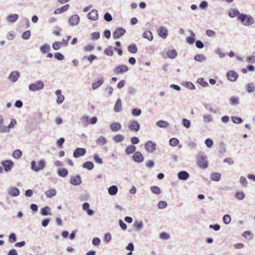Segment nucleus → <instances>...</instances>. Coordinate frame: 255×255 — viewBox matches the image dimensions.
<instances>
[{
	"label": "nucleus",
	"mask_w": 255,
	"mask_h": 255,
	"mask_svg": "<svg viewBox=\"0 0 255 255\" xmlns=\"http://www.w3.org/2000/svg\"><path fill=\"white\" fill-rule=\"evenodd\" d=\"M237 18L244 25L247 26L251 25L255 22L254 18L252 16L245 13L240 14Z\"/></svg>",
	"instance_id": "f257e3e1"
},
{
	"label": "nucleus",
	"mask_w": 255,
	"mask_h": 255,
	"mask_svg": "<svg viewBox=\"0 0 255 255\" xmlns=\"http://www.w3.org/2000/svg\"><path fill=\"white\" fill-rule=\"evenodd\" d=\"M207 157L205 154L202 152H199L197 157V165L202 169H206L208 167Z\"/></svg>",
	"instance_id": "f03ea898"
},
{
	"label": "nucleus",
	"mask_w": 255,
	"mask_h": 255,
	"mask_svg": "<svg viewBox=\"0 0 255 255\" xmlns=\"http://www.w3.org/2000/svg\"><path fill=\"white\" fill-rule=\"evenodd\" d=\"M38 166H36V162L35 160H32L31 162V169L32 170L35 172H38L40 170H43L46 166V161L43 159H40L38 162Z\"/></svg>",
	"instance_id": "7ed1b4c3"
},
{
	"label": "nucleus",
	"mask_w": 255,
	"mask_h": 255,
	"mask_svg": "<svg viewBox=\"0 0 255 255\" xmlns=\"http://www.w3.org/2000/svg\"><path fill=\"white\" fill-rule=\"evenodd\" d=\"M71 38V36H67L65 38H63L62 41H55L52 44V48L55 50H58L62 46H66L68 44L69 40Z\"/></svg>",
	"instance_id": "20e7f679"
},
{
	"label": "nucleus",
	"mask_w": 255,
	"mask_h": 255,
	"mask_svg": "<svg viewBox=\"0 0 255 255\" xmlns=\"http://www.w3.org/2000/svg\"><path fill=\"white\" fill-rule=\"evenodd\" d=\"M44 87V83L41 80H38L34 83L29 84L28 86V89L30 91L35 92L43 89Z\"/></svg>",
	"instance_id": "39448f33"
},
{
	"label": "nucleus",
	"mask_w": 255,
	"mask_h": 255,
	"mask_svg": "<svg viewBox=\"0 0 255 255\" xmlns=\"http://www.w3.org/2000/svg\"><path fill=\"white\" fill-rule=\"evenodd\" d=\"M128 128L131 131L137 132L140 129V125L136 121H130L128 123Z\"/></svg>",
	"instance_id": "423d86ee"
},
{
	"label": "nucleus",
	"mask_w": 255,
	"mask_h": 255,
	"mask_svg": "<svg viewBox=\"0 0 255 255\" xmlns=\"http://www.w3.org/2000/svg\"><path fill=\"white\" fill-rule=\"evenodd\" d=\"M6 191L8 195L10 197H17L20 194L19 190L15 187L9 186Z\"/></svg>",
	"instance_id": "0eeeda50"
},
{
	"label": "nucleus",
	"mask_w": 255,
	"mask_h": 255,
	"mask_svg": "<svg viewBox=\"0 0 255 255\" xmlns=\"http://www.w3.org/2000/svg\"><path fill=\"white\" fill-rule=\"evenodd\" d=\"M128 70V68L125 65H120L116 66L114 69V72L117 75L121 74L127 72Z\"/></svg>",
	"instance_id": "6e6552de"
},
{
	"label": "nucleus",
	"mask_w": 255,
	"mask_h": 255,
	"mask_svg": "<svg viewBox=\"0 0 255 255\" xmlns=\"http://www.w3.org/2000/svg\"><path fill=\"white\" fill-rule=\"evenodd\" d=\"M145 148L149 153H153L156 149V144L151 140L147 141L145 143Z\"/></svg>",
	"instance_id": "1a4fd4ad"
},
{
	"label": "nucleus",
	"mask_w": 255,
	"mask_h": 255,
	"mask_svg": "<svg viewBox=\"0 0 255 255\" xmlns=\"http://www.w3.org/2000/svg\"><path fill=\"white\" fill-rule=\"evenodd\" d=\"M80 21V17L77 14L72 15L68 19L69 24L71 26L77 25Z\"/></svg>",
	"instance_id": "9d476101"
},
{
	"label": "nucleus",
	"mask_w": 255,
	"mask_h": 255,
	"mask_svg": "<svg viewBox=\"0 0 255 255\" xmlns=\"http://www.w3.org/2000/svg\"><path fill=\"white\" fill-rule=\"evenodd\" d=\"M227 78L231 82H235L238 78V74L233 70L227 72L226 74Z\"/></svg>",
	"instance_id": "9b49d317"
},
{
	"label": "nucleus",
	"mask_w": 255,
	"mask_h": 255,
	"mask_svg": "<svg viewBox=\"0 0 255 255\" xmlns=\"http://www.w3.org/2000/svg\"><path fill=\"white\" fill-rule=\"evenodd\" d=\"M86 153V150L84 148L78 147L76 148L73 152V156L78 158L84 156Z\"/></svg>",
	"instance_id": "f8f14e48"
},
{
	"label": "nucleus",
	"mask_w": 255,
	"mask_h": 255,
	"mask_svg": "<svg viewBox=\"0 0 255 255\" xmlns=\"http://www.w3.org/2000/svg\"><path fill=\"white\" fill-rule=\"evenodd\" d=\"M126 32V31L124 28L119 27L113 32V37L114 39H119L123 36Z\"/></svg>",
	"instance_id": "ddd939ff"
},
{
	"label": "nucleus",
	"mask_w": 255,
	"mask_h": 255,
	"mask_svg": "<svg viewBox=\"0 0 255 255\" xmlns=\"http://www.w3.org/2000/svg\"><path fill=\"white\" fill-rule=\"evenodd\" d=\"M104 82V79L103 76L98 78L97 80H94L92 83V89L95 90L99 88Z\"/></svg>",
	"instance_id": "4468645a"
},
{
	"label": "nucleus",
	"mask_w": 255,
	"mask_h": 255,
	"mask_svg": "<svg viewBox=\"0 0 255 255\" xmlns=\"http://www.w3.org/2000/svg\"><path fill=\"white\" fill-rule=\"evenodd\" d=\"M1 164L3 167L4 170L6 172L10 171L13 165V162L10 160H6L1 162Z\"/></svg>",
	"instance_id": "2eb2a0df"
},
{
	"label": "nucleus",
	"mask_w": 255,
	"mask_h": 255,
	"mask_svg": "<svg viewBox=\"0 0 255 255\" xmlns=\"http://www.w3.org/2000/svg\"><path fill=\"white\" fill-rule=\"evenodd\" d=\"M69 182L70 184L74 186L79 185L82 183V180L80 175H77L75 176L71 177Z\"/></svg>",
	"instance_id": "dca6fc26"
},
{
	"label": "nucleus",
	"mask_w": 255,
	"mask_h": 255,
	"mask_svg": "<svg viewBox=\"0 0 255 255\" xmlns=\"http://www.w3.org/2000/svg\"><path fill=\"white\" fill-rule=\"evenodd\" d=\"M134 162L141 163L144 160V157L140 151H136L132 156Z\"/></svg>",
	"instance_id": "f3484780"
},
{
	"label": "nucleus",
	"mask_w": 255,
	"mask_h": 255,
	"mask_svg": "<svg viewBox=\"0 0 255 255\" xmlns=\"http://www.w3.org/2000/svg\"><path fill=\"white\" fill-rule=\"evenodd\" d=\"M157 32L159 36L163 39H165L168 35V30L164 26L159 27Z\"/></svg>",
	"instance_id": "a211bd4d"
},
{
	"label": "nucleus",
	"mask_w": 255,
	"mask_h": 255,
	"mask_svg": "<svg viewBox=\"0 0 255 255\" xmlns=\"http://www.w3.org/2000/svg\"><path fill=\"white\" fill-rule=\"evenodd\" d=\"M178 178L180 180L186 181L189 179L190 175L186 171H180L177 173Z\"/></svg>",
	"instance_id": "6ab92c4d"
},
{
	"label": "nucleus",
	"mask_w": 255,
	"mask_h": 255,
	"mask_svg": "<svg viewBox=\"0 0 255 255\" xmlns=\"http://www.w3.org/2000/svg\"><path fill=\"white\" fill-rule=\"evenodd\" d=\"M87 17L89 19L96 20L98 19V10L94 9L88 13Z\"/></svg>",
	"instance_id": "aec40b11"
},
{
	"label": "nucleus",
	"mask_w": 255,
	"mask_h": 255,
	"mask_svg": "<svg viewBox=\"0 0 255 255\" xmlns=\"http://www.w3.org/2000/svg\"><path fill=\"white\" fill-rule=\"evenodd\" d=\"M19 77V73L17 71L12 72L8 76L9 80L13 83L15 82Z\"/></svg>",
	"instance_id": "412c9836"
},
{
	"label": "nucleus",
	"mask_w": 255,
	"mask_h": 255,
	"mask_svg": "<svg viewBox=\"0 0 255 255\" xmlns=\"http://www.w3.org/2000/svg\"><path fill=\"white\" fill-rule=\"evenodd\" d=\"M69 7L70 5L69 4H66L65 5L55 9L54 11V13L55 14H60L67 11L69 8Z\"/></svg>",
	"instance_id": "4be33fe9"
},
{
	"label": "nucleus",
	"mask_w": 255,
	"mask_h": 255,
	"mask_svg": "<svg viewBox=\"0 0 255 255\" xmlns=\"http://www.w3.org/2000/svg\"><path fill=\"white\" fill-rule=\"evenodd\" d=\"M17 14H11L7 15L6 17L7 21L10 23H14L18 18Z\"/></svg>",
	"instance_id": "5701e85b"
},
{
	"label": "nucleus",
	"mask_w": 255,
	"mask_h": 255,
	"mask_svg": "<svg viewBox=\"0 0 255 255\" xmlns=\"http://www.w3.org/2000/svg\"><path fill=\"white\" fill-rule=\"evenodd\" d=\"M111 129L114 132H117L120 130L122 128V126L119 123H113L110 126Z\"/></svg>",
	"instance_id": "b1692460"
},
{
	"label": "nucleus",
	"mask_w": 255,
	"mask_h": 255,
	"mask_svg": "<svg viewBox=\"0 0 255 255\" xmlns=\"http://www.w3.org/2000/svg\"><path fill=\"white\" fill-rule=\"evenodd\" d=\"M122 109V103L120 98H118L116 102L114 111L116 112H120Z\"/></svg>",
	"instance_id": "393cba45"
},
{
	"label": "nucleus",
	"mask_w": 255,
	"mask_h": 255,
	"mask_svg": "<svg viewBox=\"0 0 255 255\" xmlns=\"http://www.w3.org/2000/svg\"><path fill=\"white\" fill-rule=\"evenodd\" d=\"M189 31L190 33L191 36L186 38V41L188 44H193L195 42V34L192 30H189Z\"/></svg>",
	"instance_id": "a878e982"
},
{
	"label": "nucleus",
	"mask_w": 255,
	"mask_h": 255,
	"mask_svg": "<svg viewBox=\"0 0 255 255\" xmlns=\"http://www.w3.org/2000/svg\"><path fill=\"white\" fill-rule=\"evenodd\" d=\"M118 192V188L116 185H112L108 188V193L111 196L116 195Z\"/></svg>",
	"instance_id": "bb28decb"
},
{
	"label": "nucleus",
	"mask_w": 255,
	"mask_h": 255,
	"mask_svg": "<svg viewBox=\"0 0 255 255\" xmlns=\"http://www.w3.org/2000/svg\"><path fill=\"white\" fill-rule=\"evenodd\" d=\"M135 150L136 147L134 145H130L126 148L125 152L127 155H130L134 152L135 153Z\"/></svg>",
	"instance_id": "cd10ccee"
},
{
	"label": "nucleus",
	"mask_w": 255,
	"mask_h": 255,
	"mask_svg": "<svg viewBox=\"0 0 255 255\" xmlns=\"http://www.w3.org/2000/svg\"><path fill=\"white\" fill-rule=\"evenodd\" d=\"M230 104L232 106H237L240 104V98L236 96H232L230 99Z\"/></svg>",
	"instance_id": "c85d7f7f"
},
{
	"label": "nucleus",
	"mask_w": 255,
	"mask_h": 255,
	"mask_svg": "<svg viewBox=\"0 0 255 255\" xmlns=\"http://www.w3.org/2000/svg\"><path fill=\"white\" fill-rule=\"evenodd\" d=\"M143 226V224L142 221H136L134 222L133 224V228L136 231H139L141 230Z\"/></svg>",
	"instance_id": "c756f323"
},
{
	"label": "nucleus",
	"mask_w": 255,
	"mask_h": 255,
	"mask_svg": "<svg viewBox=\"0 0 255 255\" xmlns=\"http://www.w3.org/2000/svg\"><path fill=\"white\" fill-rule=\"evenodd\" d=\"M58 175L61 177H65L68 174V170L65 168H59L57 170Z\"/></svg>",
	"instance_id": "7c9ffc66"
},
{
	"label": "nucleus",
	"mask_w": 255,
	"mask_h": 255,
	"mask_svg": "<svg viewBox=\"0 0 255 255\" xmlns=\"http://www.w3.org/2000/svg\"><path fill=\"white\" fill-rule=\"evenodd\" d=\"M230 17L232 18L235 17L236 16H239L240 14H241V13L240 12V11L237 9H231L228 13Z\"/></svg>",
	"instance_id": "2f4dec72"
},
{
	"label": "nucleus",
	"mask_w": 255,
	"mask_h": 255,
	"mask_svg": "<svg viewBox=\"0 0 255 255\" xmlns=\"http://www.w3.org/2000/svg\"><path fill=\"white\" fill-rule=\"evenodd\" d=\"M50 210V208L49 206H45L41 209L40 214L42 216L50 215H51Z\"/></svg>",
	"instance_id": "473e14b6"
},
{
	"label": "nucleus",
	"mask_w": 255,
	"mask_h": 255,
	"mask_svg": "<svg viewBox=\"0 0 255 255\" xmlns=\"http://www.w3.org/2000/svg\"><path fill=\"white\" fill-rule=\"evenodd\" d=\"M211 180L219 181L221 179V174L218 172H212L210 175Z\"/></svg>",
	"instance_id": "72a5a7b5"
},
{
	"label": "nucleus",
	"mask_w": 255,
	"mask_h": 255,
	"mask_svg": "<svg viewBox=\"0 0 255 255\" xmlns=\"http://www.w3.org/2000/svg\"><path fill=\"white\" fill-rule=\"evenodd\" d=\"M83 167L89 170H91L94 168V164L91 161H86L83 164Z\"/></svg>",
	"instance_id": "f704fd0d"
},
{
	"label": "nucleus",
	"mask_w": 255,
	"mask_h": 255,
	"mask_svg": "<svg viewBox=\"0 0 255 255\" xmlns=\"http://www.w3.org/2000/svg\"><path fill=\"white\" fill-rule=\"evenodd\" d=\"M169 124L165 121L159 120L156 123V125L161 128H166Z\"/></svg>",
	"instance_id": "c9c22d12"
},
{
	"label": "nucleus",
	"mask_w": 255,
	"mask_h": 255,
	"mask_svg": "<svg viewBox=\"0 0 255 255\" xmlns=\"http://www.w3.org/2000/svg\"><path fill=\"white\" fill-rule=\"evenodd\" d=\"M143 38L145 39H147L149 41H151L153 40V35L152 33L150 31H145L142 34Z\"/></svg>",
	"instance_id": "e433bc0d"
},
{
	"label": "nucleus",
	"mask_w": 255,
	"mask_h": 255,
	"mask_svg": "<svg viewBox=\"0 0 255 255\" xmlns=\"http://www.w3.org/2000/svg\"><path fill=\"white\" fill-rule=\"evenodd\" d=\"M40 50L42 54H45L50 50V46L48 44H44L40 46Z\"/></svg>",
	"instance_id": "4c0bfd02"
},
{
	"label": "nucleus",
	"mask_w": 255,
	"mask_h": 255,
	"mask_svg": "<svg viewBox=\"0 0 255 255\" xmlns=\"http://www.w3.org/2000/svg\"><path fill=\"white\" fill-rule=\"evenodd\" d=\"M196 61L203 62L206 60V57L203 54H197L194 57Z\"/></svg>",
	"instance_id": "58836bf2"
},
{
	"label": "nucleus",
	"mask_w": 255,
	"mask_h": 255,
	"mask_svg": "<svg viewBox=\"0 0 255 255\" xmlns=\"http://www.w3.org/2000/svg\"><path fill=\"white\" fill-rule=\"evenodd\" d=\"M47 198H52L56 194V190L55 189H51L47 190L45 193Z\"/></svg>",
	"instance_id": "ea45409f"
},
{
	"label": "nucleus",
	"mask_w": 255,
	"mask_h": 255,
	"mask_svg": "<svg viewBox=\"0 0 255 255\" xmlns=\"http://www.w3.org/2000/svg\"><path fill=\"white\" fill-rule=\"evenodd\" d=\"M177 55V53L175 49L170 50L167 52V56L169 58L174 59Z\"/></svg>",
	"instance_id": "a19ab883"
},
{
	"label": "nucleus",
	"mask_w": 255,
	"mask_h": 255,
	"mask_svg": "<svg viewBox=\"0 0 255 255\" xmlns=\"http://www.w3.org/2000/svg\"><path fill=\"white\" fill-rule=\"evenodd\" d=\"M235 197L239 200H243L245 197V194L243 191H237L235 193Z\"/></svg>",
	"instance_id": "79ce46f5"
},
{
	"label": "nucleus",
	"mask_w": 255,
	"mask_h": 255,
	"mask_svg": "<svg viewBox=\"0 0 255 255\" xmlns=\"http://www.w3.org/2000/svg\"><path fill=\"white\" fill-rule=\"evenodd\" d=\"M107 141L106 138L103 136L99 137L96 140L97 143L100 145H104L107 143Z\"/></svg>",
	"instance_id": "37998d69"
},
{
	"label": "nucleus",
	"mask_w": 255,
	"mask_h": 255,
	"mask_svg": "<svg viewBox=\"0 0 255 255\" xmlns=\"http://www.w3.org/2000/svg\"><path fill=\"white\" fill-rule=\"evenodd\" d=\"M22 155V153L20 149H16L12 152V155L15 159H19Z\"/></svg>",
	"instance_id": "c03bdc74"
},
{
	"label": "nucleus",
	"mask_w": 255,
	"mask_h": 255,
	"mask_svg": "<svg viewBox=\"0 0 255 255\" xmlns=\"http://www.w3.org/2000/svg\"><path fill=\"white\" fill-rule=\"evenodd\" d=\"M246 90L248 93H252L255 91V86L253 83H250L246 85Z\"/></svg>",
	"instance_id": "a18cd8bd"
},
{
	"label": "nucleus",
	"mask_w": 255,
	"mask_h": 255,
	"mask_svg": "<svg viewBox=\"0 0 255 255\" xmlns=\"http://www.w3.org/2000/svg\"><path fill=\"white\" fill-rule=\"evenodd\" d=\"M128 50L131 53H136L137 52V48L135 44H131L128 46Z\"/></svg>",
	"instance_id": "49530a36"
},
{
	"label": "nucleus",
	"mask_w": 255,
	"mask_h": 255,
	"mask_svg": "<svg viewBox=\"0 0 255 255\" xmlns=\"http://www.w3.org/2000/svg\"><path fill=\"white\" fill-rule=\"evenodd\" d=\"M113 140L116 142H120L124 140V136L121 134H118L113 137Z\"/></svg>",
	"instance_id": "de8ad7c7"
},
{
	"label": "nucleus",
	"mask_w": 255,
	"mask_h": 255,
	"mask_svg": "<svg viewBox=\"0 0 255 255\" xmlns=\"http://www.w3.org/2000/svg\"><path fill=\"white\" fill-rule=\"evenodd\" d=\"M169 144L172 146H176L179 143V140L176 138H171L169 141Z\"/></svg>",
	"instance_id": "09e8293b"
},
{
	"label": "nucleus",
	"mask_w": 255,
	"mask_h": 255,
	"mask_svg": "<svg viewBox=\"0 0 255 255\" xmlns=\"http://www.w3.org/2000/svg\"><path fill=\"white\" fill-rule=\"evenodd\" d=\"M104 53L106 55L113 56L114 54L113 48L112 46H108L104 51Z\"/></svg>",
	"instance_id": "8fccbe9b"
},
{
	"label": "nucleus",
	"mask_w": 255,
	"mask_h": 255,
	"mask_svg": "<svg viewBox=\"0 0 255 255\" xmlns=\"http://www.w3.org/2000/svg\"><path fill=\"white\" fill-rule=\"evenodd\" d=\"M183 85L186 87L187 88L190 90H195V86L191 82H185L183 83Z\"/></svg>",
	"instance_id": "3c124183"
},
{
	"label": "nucleus",
	"mask_w": 255,
	"mask_h": 255,
	"mask_svg": "<svg viewBox=\"0 0 255 255\" xmlns=\"http://www.w3.org/2000/svg\"><path fill=\"white\" fill-rule=\"evenodd\" d=\"M197 82L203 87H206L209 86L208 83L204 80L203 78H198Z\"/></svg>",
	"instance_id": "603ef678"
},
{
	"label": "nucleus",
	"mask_w": 255,
	"mask_h": 255,
	"mask_svg": "<svg viewBox=\"0 0 255 255\" xmlns=\"http://www.w3.org/2000/svg\"><path fill=\"white\" fill-rule=\"evenodd\" d=\"M223 221L224 224L228 225L231 221V217L229 214H226L223 217Z\"/></svg>",
	"instance_id": "864d4df0"
},
{
	"label": "nucleus",
	"mask_w": 255,
	"mask_h": 255,
	"mask_svg": "<svg viewBox=\"0 0 255 255\" xmlns=\"http://www.w3.org/2000/svg\"><path fill=\"white\" fill-rule=\"evenodd\" d=\"M31 36L30 31L28 30L24 31L21 35V37L22 39L24 40H28Z\"/></svg>",
	"instance_id": "5fc2aeb1"
},
{
	"label": "nucleus",
	"mask_w": 255,
	"mask_h": 255,
	"mask_svg": "<svg viewBox=\"0 0 255 255\" xmlns=\"http://www.w3.org/2000/svg\"><path fill=\"white\" fill-rule=\"evenodd\" d=\"M93 159L95 162L99 164H102L103 162L102 158H101L99 155L97 153L95 154L93 156Z\"/></svg>",
	"instance_id": "6e6d98bb"
},
{
	"label": "nucleus",
	"mask_w": 255,
	"mask_h": 255,
	"mask_svg": "<svg viewBox=\"0 0 255 255\" xmlns=\"http://www.w3.org/2000/svg\"><path fill=\"white\" fill-rule=\"evenodd\" d=\"M151 192L155 194H159L161 192L160 188L156 186H153L150 187Z\"/></svg>",
	"instance_id": "4d7b16f0"
},
{
	"label": "nucleus",
	"mask_w": 255,
	"mask_h": 255,
	"mask_svg": "<svg viewBox=\"0 0 255 255\" xmlns=\"http://www.w3.org/2000/svg\"><path fill=\"white\" fill-rule=\"evenodd\" d=\"M141 114V111L140 109L134 108L131 111V114L133 116H138Z\"/></svg>",
	"instance_id": "13d9d810"
},
{
	"label": "nucleus",
	"mask_w": 255,
	"mask_h": 255,
	"mask_svg": "<svg viewBox=\"0 0 255 255\" xmlns=\"http://www.w3.org/2000/svg\"><path fill=\"white\" fill-rule=\"evenodd\" d=\"M231 120L235 124H241L243 122V120L241 118L238 117H232Z\"/></svg>",
	"instance_id": "bf43d9fd"
},
{
	"label": "nucleus",
	"mask_w": 255,
	"mask_h": 255,
	"mask_svg": "<svg viewBox=\"0 0 255 255\" xmlns=\"http://www.w3.org/2000/svg\"><path fill=\"white\" fill-rule=\"evenodd\" d=\"M204 122L205 123H209L212 121L213 118L211 115H205L203 117Z\"/></svg>",
	"instance_id": "052dcab7"
},
{
	"label": "nucleus",
	"mask_w": 255,
	"mask_h": 255,
	"mask_svg": "<svg viewBox=\"0 0 255 255\" xmlns=\"http://www.w3.org/2000/svg\"><path fill=\"white\" fill-rule=\"evenodd\" d=\"M54 57L58 60L62 61L64 59V55L60 52H56L54 53Z\"/></svg>",
	"instance_id": "680f3d73"
},
{
	"label": "nucleus",
	"mask_w": 255,
	"mask_h": 255,
	"mask_svg": "<svg viewBox=\"0 0 255 255\" xmlns=\"http://www.w3.org/2000/svg\"><path fill=\"white\" fill-rule=\"evenodd\" d=\"M182 124L183 126L187 128H189L191 126L190 121L186 119H183L182 120Z\"/></svg>",
	"instance_id": "e2e57ef3"
},
{
	"label": "nucleus",
	"mask_w": 255,
	"mask_h": 255,
	"mask_svg": "<svg viewBox=\"0 0 255 255\" xmlns=\"http://www.w3.org/2000/svg\"><path fill=\"white\" fill-rule=\"evenodd\" d=\"M16 241V235L14 233H11L8 237V241L11 243H13Z\"/></svg>",
	"instance_id": "0e129e2a"
},
{
	"label": "nucleus",
	"mask_w": 255,
	"mask_h": 255,
	"mask_svg": "<svg viewBox=\"0 0 255 255\" xmlns=\"http://www.w3.org/2000/svg\"><path fill=\"white\" fill-rule=\"evenodd\" d=\"M240 182L241 184L243 187L247 186V185L248 184V181H247V179L246 178V177H245L244 176H243L240 177Z\"/></svg>",
	"instance_id": "69168bd1"
},
{
	"label": "nucleus",
	"mask_w": 255,
	"mask_h": 255,
	"mask_svg": "<svg viewBox=\"0 0 255 255\" xmlns=\"http://www.w3.org/2000/svg\"><path fill=\"white\" fill-rule=\"evenodd\" d=\"M159 209H164L167 206L166 202L164 201H160L157 205Z\"/></svg>",
	"instance_id": "338daca9"
},
{
	"label": "nucleus",
	"mask_w": 255,
	"mask_h": 255,
	"mask_svg": "<svg viewBox=\"0 0 255 255\" xmlns=\"http://www.w3.org/2000/svg\"><path fill=\"white\" fill-rule=\"evenodd\" d=\"M104 19L107 22L111 21L113 19V17L109 12L105 13L104 16Z\"/></svg>",
	"instance_id": "774afa93"
}]
</instances>
